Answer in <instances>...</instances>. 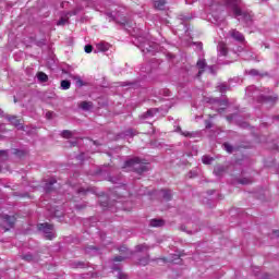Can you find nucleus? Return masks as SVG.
Masks as SVG:
<instances>
[{
  "label": "nucleus",
  "instance_id": "nucleus-13",
  "mask_svg": "<svg viewBox=\"0 0 279 279\" xmlns=\"http://www.w3.org/2000/svg\"><path fill=\"white\" fill-rule=\"evenodd\" d=\"M165 5H167V1H165V0H157V1H155V8L157 10H163Z\"/></svg>",
  "mask_w": 279,
  "mask_h": 279
},
{
  "label": "nucleus",
  "instance_id": "nucleus-9",
  "mask_svg": "<svg viewBox=\"0 0 279 279\" xmlns=\"http://www.w3.org/2000/svg\"><path fill=\"white\" fill-rule=\"evenodd\" d=\"M150 228H162L165 226V220L162 219H151L149 222Z\"/></svg>",
  "mask_w": 279,
  "mask_h": 279
},
{
  "label": "nucleus",
  "instance_id": "nucleus-11",
  "mask_svg": "<svg viewBox=\"0 0 279 279\" xmlns=\"http://www.w3.org/2000/svg\"><path fill=\"white\" fill-rule=\"evenodd\" d=\"M78 106L82 110H90L93 108V101H82Z\"/></svg>",
  "mask_w": 279,
  "mask_h": 279
},
{
  "label": "nucleus",
  "instance_id": "nucleus-27",
  "mask_svg": "<svg viewBox=\"0 0 279 279\" xmlns=\"http://www.w3.org/2000/svg\"><path fill=\"white\" fill-rule=\"evenodd\" d=\"M223 147H225V149H226V151H228V154H232V146L230 145V144H228V143H225L223 144Z\"/></svg>",
  "mask_w": 279,
  "mask_h": 279
},
{
  "label": "nucleus",
  "instance_id": "nucleus-19",
  "mask_svg": "<svg viewBox=\"0 0 279 279\" xmlns=\"http://www.w3.org/2000/svg\"><path fill=\"white\" fill-rule=\"evenodd\" d=\"M61 88H63V90H69V88H71V81H68V80L61 81Z\"/></svg>",
  "mask_w": 279,
  "mask_h": 279
},
{
  "label": "nucleus",
  "instance_id": "nucleus-1",
  "mask_svg": "<svg viewBox=\"0 0 279 279\" xmlns=\"http://www.w3.org/2000/svg\"><path fill=\"white\" fill-rule=\"evenodd\" d=\"M146 165L147 160L134 157L124 162L123 169H131V171H134L135 173H138V175H141L142 173H145V171H147Z\"/></svg>",
  "mask_w": 279,
  "mask_h": 279
},
{
  "label": "nucleus",
  "instance_id": "nucleus-34",
  "mask_svg": "<svg viewBox=\"0 0 279 279\" xmlns=\"http://www.w3.org/2000/svg\"><path fill=\"white\" fill-rule=\"evenodd\" d=\"M0 156H8V151L7 150H0Z\"/></svg>",
  "mask_w": 279,
  "mask_h": 279
},
{
  "label": "nucleus",
  "instance_id": "nucleus-24",
  "mask_svg": "<svg viewBox=\"0 0 279 279\" xmlns=\"http://www.w3.org/2000/svg\"><path fill=\"white\" fill-rule=\"evenodd\" d=\"M147 250H149L147 247V245H144V244H140L136 246V252H147Z\"/></svg>",
  "mask_w": 279,
  "mask_h": 279
},
{
  "label": "nucleus",
  "instance_id": "nucleus-45",
  "mask_svg": "<svg viewBox=\"0 0 279 279\" xmlns=\"http://www.w3.org/2000/svg\"><path fill=\"white\" fill-rule=\"evenodd\" d=\"M1 112H3V111L0 109V114H1Z\"/></svg>",
  "mask_w": 279,
  "mask_h": 279
},
{
  "label": "nucleus",
  "instance_id": "nucleus-30",
  "mask_svg": "<svg viewBox=\"0 0 279 279\" xmlns=\"http://www.w3.org/2000/svg\"><path fill=\"white\" fill-rule=\"evenodd\" d=\"M219 90H220V93H226V90H228V86L220 85Z\"/></svg>",
  "mask_w": 279,
  "mask_h": 279
},
{
  "label": "nucleus",
  "instance_id": "nucleus-41",
  "mask_svg": "<svg viewBox=\"0 0 279 279\" xmlns=\"http://www.w3.org/2000/svg\"><path fill=\"white\" fill-rule=\"evenodd\" d=\"M218 112H223V108L218 109Z\"/></svg>",
  "mask_w": 279,
  "mask_h": 279
},
{
  "label": "nucleus",
  "instance_id": "nucleus-36",
  "mask_svg": "<svg viewBox=\"0 0 279 279\" xmlns=\"http://www.w3.org/2000/svg\"><path fill=\"white\" fill-rule=\"evenodd\" d=\"M278 98H271V97H268V101L271 100V101H276Z\"/></svg>",
  "mask_w": 279,
  "mask_h": 279
},
{
  "label": "nucleus",
  "instance_id": "nucleus-8",
  "mask_svg": "<svg viewBox=\"0 0 279 279\" xmlns=\"http://www.w3.org/2000/svg\"><path fill=\"white\" fill-rule=\"evenodd\" d=\"M4 223H7V226H9V228H14V223H16V217L14 216H3L2 217Z\"/></svg>",
  "mask_w": 279,
  "mask_h": 279
},
{
  "label": "nucleus",
  "instance_id": "nucleus-16",
  "mask_svg": "<svg viewBox=\"0 0 279 279\" xmlns=\"http://www.w3.org/2000/svg\"><path fill=\"white\" fill-rule=\"evenodd\" d=\"M95 191L93 189H84L81 187L77 190L78 195H88V193H94Z\"/></svg>",
  "mask_w": 279,
  "mask_h": 279
},
{
  "label": "nucleus",
  "instance_id": "nucleus-32",
  "mask_svg": "<svg viewBox=\"0 0 279 279\" xmlns=\"http://www.w3.org/2000/svg\"><path fill=\"white\" fill-rule=\"evenodd\" d=\"M46 118H47V119H53V112L48 111V112L46 113Z\"/></svg>",
  "mask_w": 279,
  "mask_h": 279
},
{
  "label": "nucleus",
  "instance_id": "nucleus-22",
  "mask_svg": "<svg viewBox=\"0 0 279 279\" xmlns=\"http://www.w3.org/2000/svg\"><path fill=\"white\" fill-rule=\"evenodd\" d=\"M68 23H69V16L65 15V16L60 17V20L57 22V25L62 26Z\"/></svg>",
  "mask_w": 279,
  "mask_h": 279
},
{
  "label": "nucleus",
  "instance_id": "nucleus-20",
  "mask_svg": "<svg viewBox=\"0 0 279 279\" xmlns=\"http://www.w3.org/2000/svg\"><path fill=\"white\" fill-rule=\"evenodd\" d=\"M178 132H180V134L182 135V136H185V137H187V138H191L192 136H193V133H191V132H189V131H182V128H178Z\"/></svg>",
  "mask_w": 279,
  "mask_h": 279
},
{
  "label": "nucleus",
  "instance_id": "nucleus-31",
  "mask_svg": "<svg viewBox=\"0 0 279 279\" xmlns=\"http://www.w3.org/2000/svg\"><path fill=\"white\" fill-rule=\"evenodd\" d=\"M252 182L247 179L240 180V184H251Z\"/></svg>",
  "mask_w": 279,
  "mask_h": 279
},
{
  "label": "nucleus",
  "instance_id": "nucleus-6",
  "mask_svg": "<svg viewBox=\"0 0 279 279\" xmlns=\"http://www.w3.org/2000/svg\"><path fill=\"white\" fill-rule=\"evenodd\" d=\"M229 34H230L231 38H233L238 43H245V36H243L241 34V32H239L236 29H232V31H230Z\"/></svg>",
  "mask_w": 279,
  "mask_h": 279
},
{
  "label": "nucleus",
  "instance_id": "nucleus-14",
  "mask_svg": "<svg viewBox=\"0 0 279 279\" xmlns=\"http://www.w3.org/2000/svg\"><path fill=\"white\" fill-rule=\"evenodd\" d=\"M98 51L106 52L110 49V46L108 44L100 43L97 45Z\"/></svg>",
  "mask_w": 279,
  "mask_h": 279
},
{
  "label": "nucleus",
  "instance_id": "nucleus-4",
  "mask_svg": "<svg viewBox=\"0 0 279 279\" xmlns=\"http://www.w3.org/2000/svg\"><path fill=\"white\" fill-rule=\"evenodd\" d=\"M119 252L121 255L113 257V263H122V260H125V258H130V256H132V253H130L128 246L125 245L120 246Z\"/></svg>",
  "mask_w": 279,
  "mask_h": 279
},
{
  "label": "nucleus",
  "instance_id": "nucleus-23",
  "mask_svg": "<svg viewBox=\"0 0 279 279\" xmlns=\"http://www.w3.org/2000/svg\"><path fill=\"white\" fill-rule=\"evenodd\" d=\"M62 138H71L73 136V132H71L70 130H64L61 133Z\"/></svg>",
  "mask_w": 279,
  "mask_h": 279
},
{
  "label": "nucleus",
  "instance_id": "nucleus-35",
  "mask_svg": "<svg viewBox=\"0 0 279 279\" xmlns=\"http://www.w3.org/2000/svg\"><path fill=\"white\" fill-rule=\"evenodd\" d=\"M220 105H221V106H228V101L222 100V101H220Z\"/></svg>",
  "mask_w": 279,
  "mask_h": 279
},
{
  "label": "nucleus",
  "instance_id": "nucleus-2",
  "mask_svg": "<svg viewBox=\"0 0 279 279\" xmlns=\"http://www.w3.org/2000/svg\"><path fill=\"white\" fill-rule=\"evenodd\" d=\"M226 5L232 9L234 16H242L244 21H252V15L250 13L244 12L239 8V4L242 3V0H223Z\"/></svg>",
  "mask_w": 279,
  "mask_h": 279
},
{
  "label": "nucleus",
  "instance_id": "nucleus-43",
  "mask_svg": "<svg viewBox=\"0 0 279 279\" xmlns=\"http://www.w3.org/2000/svg\"><path fill=\"white\" fill-rule=\"evenodd\" d=\"M275 119H277L279 121V116H276Z\"/></svg>",
  "mask_w": 279,
  "mask_h": 279
},
{
  "label": "nucleus",
  "instance_id": "nucleus-40",
  "mask_svg": "<svg viewBox=\"0 0 279 279\" xmlns=\"http://www.w3.org/2000/svg\"><path fill=\"white\" fill-rule=\"evenodd\" d=\"M206 128H211L210 122L206 123Z\"/></svg>",
  "mask_w": 279,
  "mask_h": 279
},
{
  "label": "nucleus",
  "instance_id": "nucleus-29",
  "mask_svg": "<svg viewBox=\"0 0 279 279\" xmlns=\"http://www.w3.org/2000/svg\"><path fill=\"white\" fill-rule=\"evenodd\" d=\"M214 173H216L217 175H219L220 173H223V168H219V167L215 168Z\"/></svg>",
  "mask_w": 279,
  "mask_h": 279
},
{
  "label": "nucleus",
  "instance_id": "nucleus-18",
  "mask_svg": "<svg viewBox=\"0 0 279 279\" xmlns=\"http://www.w3.org/2000/svg\"><path fill=\"white\" fill-rule=\"evenodd\" d=\"M214 160H215V158H213L210 156H203L202 157L203 165H211Z\"/></svg>",
  "mask_w": 279,
  "mask_h": 279
},
{
  "label": "nucleus",
  "instance_id": "nucleus-21",
  "mask_svg": "<svg viewBox=\"0 0 279 279\" xmlns=\"http://www.w3.org/2000/svg\"><path fill=\"white\" fill-rule=\"evenodd\" d=\"M138 265H142L143 267L149 265V255H147L146 257H143L138 260Z\"/></svg>",
  "mask_w": 279,
  "mask_h": 279
},
{
  "label": "nucleus",
  "instance_id": "nucleus-17",
  "mask_svg": "<svg viewBox=\"0 0 279 279\" xmlns=\"http://www.w3.org/2000/svg\"><path fill=\"white\" fill-rule=\"evenodd\" d=\"M162 197L163 199H166V202H171V191L162 190Z\"/></svg>",
  "mask_w": 279,
  "mask_h": 279
},
{
  "label": "nucleus",
  "instance_id": "nucleus-39",
  "mask_svg": "<svg viewBox=\"0 0 279 279\" xmlns=\"http://www.w3.org/2000/svg\"><path fill=\"white\" fill-rule=\"evenodd\" d=\"M274 233L276 234V236H279V230L274 231Z\"/></svg>",
  "mask_w": 279,
  "mask_h": 279
},
{
  "label": "nucleus",
  "instance_id": "nucleus-10",
  "mask_svg": "<svg viewBox=\"0 0 279 279\" xmlns=\"http://www.w3.org/2000/svg\"><path fill=\"white\" fill-rule=\"evenodd\" d=\"M218 50L220 51V56H228V46L225 43L218 45Z\"/></svg>",
  "mask_w": 279,
  "mask_h": 279
},
{
  "label": "nucleus",
  "instance_id": "nucleus-26",
  "mask_svg": "<svg viewBox=\"0 0 279 279\" xmlns=\"http://www.w3.org/2000/svg\"><path fill=\"white\" fill-rule=\"evenodd\" d=\"M23 260H26L27 263H32V260H34V256H32L31 254L24 255L22 256Z\"/></svg>",
  "mask_w": 279,
  "mask_h": 279
},
{
  "label": "nucleus",
  "instance_id": "nucleus-3",
  "mask_svg": "<svg viewBox=\"0 0 279 279\" xmlns=\"http://www.w3.org/2000/svg\"><path fill=\"white\" fill-rule=\"evenodd\" d=\"M38 230L40 232H44V234L48 239V241H51V239H53V225H51L49 222L39 223Z\"/></svg>",
  "mask_w": 279,
  "mask_h": 279
},
{
  "label": "nucleus",
  "instance_id": "nucleus-12",
  "mask_svg": "<svg viewBox=\"0 0 279 279\" xmlns=\"http://www.w3.org/2000/svg\"><path fill=\"white\" fill-rule=\"evenodd\" d=\"M56 182H58L56 179H51L49 183L46 184V187H45L46 193H51V191H53L51 186H53Z\"/></svg>",
  "mask_w": 279,
  "mask_h": 279
},
{
  "label": "nucleus",
  "instance_id": "nucleus-37",
  "mask_svg": "<svg viewBox=\"0 0 279 279\" xmlns=\"http://www.w3.org/2000/svg\"><path fill=\"white\" fill-rule=\"evenodd\" d=\"M146 114H147L148 117H151V110H148V111L146 112Z\"/></svg>",
  "mask_w": 279,
  "mask_h": 279
},
{
  "label": "nucleus",
  "instance_id": "nucleus-5",
  "mask_svg": "<svg viewBox=\"0 0 279 279\" xmlns=\"http://www.w3.org/2000/svg\"><path fill=\"white\" fill-rule=\"evenodd\" d=\"M7 121L11 123V125H14V128H19L20 130H23V120L19 119L16 116H8Z\"/></svg>",
  "mask_w": 279,
  "mask_h": 279
},
{
  "label": "nucleus",
  "instance_id": "nucleus-15",
  "mask_svg": "<svg viewBox=\"0 0 279 279\" xmlns=\"http://www.w3.org/2000/svg\"><path fill=\"white\" fill-rule=\"evenodd\" d=\"M37 78L40 82H49V76L47 74H45V72H38L37 73Z\"/></svg>",
  "mask_w": 279,
  "mask_h": 279
},
{
  "label": "nucleus",
  "instance_id": "nucleus-44",
  "mask_svg": "<svg viewBox=\"0 0 279 279\" xmlns=\"http://www.w3.org/2000/svg\"><path fill=\"white\" fill-rule=\"evenodd\" d=\"M14 104H16V98H14Z\"/></svg>",
  "mask_w": 279,
  "mask_h": 279
},
{
  "label": "nucleus",
  "instance_id": "nucleus-33",
  "mask_svg": "<svg viewBox=\"0 0 279 279\" xmlns=\"http://www.w3.org/2000/svg\"><path fill=\"white\" fill-rule=\"evenodd\" d=\"M180 256H182V255H177V257L174 259H170V263H178L175 260H180Z\"/></svg>",
  "mask_w": 279,
  "mask_h": 279
},
{
  "label": "nucleus",
  "instance_id": "nucleus-38",
  "mask_svg": "<svg viewBox=\"0 0 279 279\" xmlns=\"http://www.w3.org/2000/svg\"><path fill=\"white\" fill-rule=\"evenodd\" d=\"M78 267H84V263L78 262Z\"/></svg>",
  "mask_w": 279,
  "mask_h": 279
},
{
  "label": "nucleus",
  "instance_id": "nucleus-7",
  "mask_svg": "<svg viewBox=\"0 0 279 279\" xmlns=\"http://www.w3.org/2000/svg\"><path fill=\"white\" fill-rule=\"evenodd\" d=\"M206 66H208V63H206V59H199L196 62V68L198 69V77L206 71Z\"/></svg>",
  "mask_w": 279,
  "mask_h": 279
},
{
  "label": "nucleus",
  "instance_id": "nucleus-28",
  "mask_svg": "<svg viewBox=\"0 0 279 279\" xmlns=\"http://www.w3.org/2000/svg\"><path fill=\"white\" fill-rule=\"evenodd\" d=\"M85 53H93V46L86 45L85 46Z\"/></svg>",
  "mask_w": 279,
  "mask_h": 279
},
{
  "label": "nucleus",
  "instance_id": "nucleus-25",
  "mask_svg": "<svg viewBox=\"0 0 279 279\" xmlns=\"http://www.w3.org/2000/svg\"><path fill=\"white\" fill-rule=\"evenodd\" d=\"M100 206L102 208H108V197L102 196V199L100 201Z\"/></svg>",
  "mask_w": 279,
  "mask_h": 279
},
{
  "label": "nucleus",
  "instance_id": "nucleus-42",
  "mask_svg": "<svg viewBox=\"0 0 279 279\" xmlns=\"http://www.w3.org/2000/svg\"><path fill=\"white\" fill-rule=\"evenodd\" d=\"M90 250H97V247H95V246H90Z\"/></svg>",
  "mask_w": 279,
  "mask_h": 279
}]
</instances>
